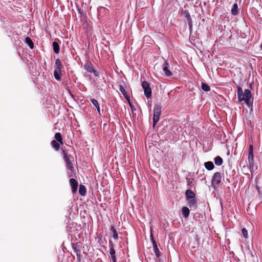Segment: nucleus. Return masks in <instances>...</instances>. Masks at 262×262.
Segmentation results:
<instances>
[{"mask_svg":"<svg viewBox=\"0 0 262 262\" xmlns=\"http://www.w3.org/2000/svg\"><path fill=\"white\" fill-rule=\"evenodd\" d=\"M237 95L239 102L245 101L248 107H250L253 103V99L251 92L248 89H245L244 91L240 87H237Z\"/></svg>","mask_w":262,"mask_h":262,"instance_id":"obj_1","label":"nucleus"},{"mask_svg":"<svg viewBox=\"0 0 262 262\" xmlns=\"http://www.w3.org/2000/svg\"><path fill=\"white\" fill-rule=\"evenodd\" d=\"M161 113V107L159 105H156L154 110L153 126L155 127L159 121Z\"/></svg>","mask_w":262,"mask_h":262,"instance_id":"obj_2","label":"nucleus"},{"mask_svg":"<svg viewBox=\"0 0 262 262\" xmlns=\"http://www.w3.org/2000/svg\"><path fill=\"white\" fill-rule=\"evenodd\" d=\"M142 86L144 89L145 96L147 98H150L151 95V90L149 83L146 81H143L142 83Z\"/></svg>","mask_w":262,"mask_h":262,"instance_id":"obj_3","label":"nucleus"},{"mask_svg":"<svg viewBox=\"0 0 262 262\" xmlns=\"http://www.w3.org/2000/svg\"><path fill=\"white\" fill-rule=\"evenodd\" d=\"M221 174L219 172H215L212 178V185L214 187L220 184L221 181Z\"/></svg>","mask_w":262,"mask_h":262,"instance_id":"obj_4","label":"nucleus"},{"mask_svg":"<svg viewBox=\"0 0 262 262\" xmlns=\"http://www.w3.org/2000/svg\"><path fill=\"white\" fill-rule=\"evenodd\" d=\"M182 14L186 18L188 21L189 30L191 31L192 29V21L189 11L187 10H183Z\"/></svg>","mask_w":262,"mask_h":262,"instance_id":"obj_5","label":"nucleus"},{"mask_svg":"<svg viewBox=\"0 0 262 262\" xmlns=\"http://www.w3.org/2000/svg\"><path fill=\"white\" fill-rule=\"evenodd\" d=\"M253 147L252 145H250L249 149V153H248V162L249 166L250 167L253 166V162H254V156L253 154Z\"/></svg>","mask_w":262,"mask_h":262,"instance_id":"obj_6","label":"nucleus"},{"mask_svg":"<svg viewBox=\"0 0 262 262\" xmlns=\"http://www.w3.org/2000/svg\"><path fill=\"white\" fill-rule=\"evenodd\" d=\"M163 71L166 76L170 77L172 75L171 72L169 70L168 63L166 61H165L163 65Z\"/></svg>","mask_w":262,"mask_h":262,"instance_id":"obj_7","label":"nucleus"},{"mask_svg":"<svg viewBox=\"0 0 262 262\" xmlns=\"http://www.w3.org/2000/svg\"><path fill=\"white\" fill-rule=\"evenodd\" d=\"M64 160L67 164V167L68 169L71 170L72 172L74 170V168L73 166L72 163L70 160L69 157L68 156H64Z\"/></svg>","mask_w":262,"mask_h":262,"instance_id":"obj_8","label":"nucleus"},{"mask_svg":"<svg viewBox=\"0 0 262 262\" xmlns=\"http://www.w3.org/2000/svg\"><path fill=\"white\" fill-rule=\"evenodd\" d=\"M70 183L72 187V191L73 192L76 191L78 187V182L74 178H71L70 180Z\"/></svg>","mask_w":262,"mask_h":262,"instance_id":"obj_9","label":"nucleus"},{"mask_svg":"<svg viewBox=\"0 0 262 262\" xmlns=\"http://www.w3.org/2000/svg\"><path fill=\"white\" fill-rule=\"evenodd\" d=\"M185 194L187 200H190L195 198L194 193L190 189L187 190Z\"/></svg>","mask_w":262,"mask_h":262,"instance_id":"obj_10","label":"nucleus"},{"mask_svg":"<svg viewBox=\"0 0 262 262\" xmlns=\"http://www.w3.org/2000/svg\"><path fill=\"white\" fill-rule=\"evenodd\" d=\"M84 68L85 70H86L88 72L92 73L94 68L92 64L91 63H86L84 65Z\"/></svg>","mask_w":262,"mask_h":262,"instance_id":"obj_11","label":"nucleus"},{"mask_svg":"<svg viewBox=\"0 0 262 262\" xmlns=\"http://www.w3.org/2000/svg\"><path fill=\"white\" fill-rule=\"evenodd\" d=\"M204 166H205V168L208 170H211L214 167L213 162H212L211 161H208V162H205L204 164Z\"/></svg>","mask_w":262,"mask_h":262,"instance_id":"obj_12","label":"nucleus"},{"mask_svg":"<svg viewBox=\"0 0 262 262\" xmlns=\"http://www.w3.org/2000/svg\"><path fill=\"white\" fill-rule=\"evenodd\" d=\"M190 213L189 209L187 207H183L182 208V214L185 218H188Z\"/></svg>","mask_w":262,"mask_h":262,"instance_id":"obj_13","label":"nucleus"},{"mask_svg":"<svg viewBox=\"0 0 262 262\" xmlns=\"http://www.w3.org/2000/svg\"><path fill=\"white\" fill-rule=\"evenodd\" d=\"M55 67H56V70H59L61 71V69H62V66L61 64V62L59 59H57L55 60Z\"/></svg>","mask_w":262,"mask_h":262,"instance_id":"obj_14","label":"nucleus"},{"mask_svg":"<svg viewBox=\"0 0 262 262\" xmlns=\"http://www.w3.org/2000/svg\"><path fill=\"white\" fill-rule=\"evenodd\" d=\"M53 47L54 52L56 54L59 53L60 48H59V46L57 42L54 41L53 42Z\"/></svg>","mask_w":262,"mask_h":262,"instance_id":"obj_15","label":"nucleus"},{"mask_svg":"<svg viewBox=\"0 0 262 262\" xmlns=\"http://www.w3.org/2000/svg\"><path fill=\"white\" fill-rule=\"evenodd\" d=\"M223 161L222 158L220 156H217L214 159V163L216 165L220 166L223 164Z\"/></svg>","mask_w":262,"mask_h":262,"instance_id":"obj_16","label":"nucleus"},{"mask_svg":"<svg viewBox=\"0 0 262 262\" xmlns=\"http://www.w3.org/2000/svg\"><path fill=\"white\" fill-rule=\"evenodd\" d=\"M25 42L29 46L31 49H33L34 47L33 42H32L31 38L29 37L25 38Z\"/></svg>","mask_w":262,"mask_h":262,"instance_id":"obj_17","label":"nucleus"},{"mask_svg":"<svg viewBox=\"0 0 262 262\" xmlns=\"http://www.w3.org/2000/svg\"><path fill=\"white\" fill-rule=\"evenodd\" d=\"M86 190L85 187L83 185H80L79 189V192L80 194L81 195H84L86 193Z\"/></svg>","mask_w":262,"mask_h":262,"instance_id":"obj_18","label":"nucleus"},{"mask_svg":"<svg viewBox=\"0 0 262 262\" xmlns=\"http://www.w3.org/2000/svg\"><path fill=\"white\" fill-rule=\"evenodd\" d=\"M110 230L113 233V238L115 239H118V233H117V230L115 228L114 226H112Z\"/></svg>","mask_w":262,"mask_h":262,"instance_id":"obj_19","label":"nucleus"},{"mask_svg":"<svg viewBox=\"0 0 262 262\" xmlns=\"http://www.w3.org/2000/svg\"><path fill=\"white\" fill-rule=\"evenodd\" d=\"M55 138L57 141L60 142L61 144H63L62 136L60 133H56L55 134Z\"/></svg>","mask_w":262,"mask_h":262,"instance_id":"obj_20","label":"nucleus"},{"mask_svg":"<svg viewBox=\"0 0 262 262\" xmlns=\"http://www.w3.org/2000/svg\"><path fill=\"white\" fill-rule=\"evenodd\" d=\"M238 7L237 4H234L231 9V13L235 15L237 14Z\"/></svg>","mask_w":262,"mask_h":262,"instance_id":"obj_21","label":"nucleus"},{"mask_svg":"<svg viewBox=\"0 0 262 262\" xmlns=\"http://www.w3.org/2000/svg\"><path fill=\"white\" fill-rule=\"evenodd\" d=\"M91 102H92V104L96 107L98 112L100 113V106H99L98 101L96 99H91Z\"/></svg>","mask_w":262,"mask_h":262,"instance_id":"obj_22","label":"nucleus"},{"mask_svg":"<svg viewBox=\"0 0 262 262\" xmlns=\"http://www.w3.org/2000/svg\"><path fill=\"white\" fill-rule=\"evenodd\" d=\"M51 145L52 147L56 150H58L59 149V143L55 140H53L51 142Z\"/></svg>","mask_w":262,"mask_h":262,"instance_id":"obj_23","label":"nucleus"},{"mask_svg":"<svg viewBox=\"0 0 262 262\" xmlns=\"http://www.w3.org/2000/svg\"><path fill=\"white\" fill-rule=\"evenodd\" d=\"M61 71L56 70H55L54 71V76L55 77V78L57 80H60V74L61 73Z\"/></svg>","mask_w":262,"mask_h":262,"instance_id":"obj_24","label":"nucleus"},{"mask_svg":"<svg viewBox=\"0 0 262 262\" xmlns=\"http://www.w3.org/2000/svg\"><path fill=\"white\" fill-rule=\"evenodd\" d=\"M188 200L189 206L190 208L196 207V201L194 200V198L191 199L190 200Z\"/></svg>","mask_w":262,"mask_h":262,"instance_id":"obj_25","label":"nucleus"},{"mask_svg":"<svg viewBox=\"0 0 262 262\" xmlns=\"http://www.w3.org/2000/svg\"><path fill=\"white\" fill-rule=\"evenodd\" d=\"M201 88L202 90L205 92H208L210 90L209 86L207 84L204 82H202Z\"/></svg>","mask_w":262,"mask_h":262,"instance_id":"obj_26","label":"nucleus"},{"mask_svg":"<svg viewBox=\"0 0 262 262\" xmlns=\"http://www.w3.org/2000/svg\"><path fill=\"white\" fill-rule=\"evenodd\" d=\"M119 90L120 91V92L122 93V94L125 97H126V96H127V94H126V92L124 88V87L121 85H120L119 86Z\"/></svg>","mask_w":262,"mask_h":262,"instance_id":"obj_27","label":"nucleus"},{"mask_svg":"<svg viewBox=\"0 0 262 262\" xmlns=\"http://www.w3.org/2000/svg\"><path fill=\"white\" fill-rule=\"evenodd\" d=\"M110 254L111 255V257H114V256H115V250L113 246V244L111 246Z\"/></svg>","mask_w":262,"mask_h":262,"instance_id":"obj_28","label":"nucleus"},{"mask_svg":"<svg viewBox=\"0 0 262 262\" xmlns=\"http://www.w3.org/2000/svg\"><path fill=\"white\" fill-rule=\"evenodd\" d=\"M153 248H154V252L155 253V254H156V256L157 257H159L160 256V254L159 250V249L158 248V246H156V247H154Z\"/></svg>","mask_w":262,"mask_h":262,"instance_id":"obj_29","label":"nucleus"},{"mask_svg":"<svg viewBox=\"0 0 262 262\" xmlns=\"http://www.w3.org/2000/svg\"><path fill=\"white\" fill-rule=\"evenodd\" d=\"M242 234H243L244 237L245 238H248V231L246 229V228H243L242 230Z\"/></svg>","mask_w":262,"mask_h":262,"instance_id":"obj_30","label":"nucleus"},{"mask_svg":"<svg viewBox=\"0 0 262 262\" xmlns=\"http://www.w3.org/2000/svg\"><path fill=\"white\" fill-rule=\"evenodd\" d=\"M150 238H151V240L152 242L153 247L157 246V244L156 243V242L155 241V240L154 238L153 234L152 233H151V234H150Z\"/></svg>","mask_w":262,"mask_h":262,"instance_id":"obj_31","label":"nucleus"},{"mask_svg":"<svg viewBox=\"0 0 262 262\" xmlns=\"http://www.w3.org/2000/svg\"><path fill=\"white\" fill-rule=\"evenodd\" d=\"M92 73H93L96 76H99V73L97 71L94 69Z\"/></svg>","mask_w":262,"mask_h":262,"instance_id":"obj_32","label":"nucleus"},{"mask_svg":"<svg viewBox=\"0 0 262 262\" xmlns=\"http://www.w3.org/2000/svg\"><path fill=\"white\" fill-rule=\"evenodd\" d=\"M112 259L113 262H116V259L115 256H114V257H112Z\"/></svg>","mask_w":262,"mask_h":262,"instance_id":"obj_33","label":"nucleus"},{"mask_svg":"<svg viewBox=\"0 0 262 262\" xmlns=\"http://www.w3.org/2000/svg\"><path fill=\"white\" fill-rule=\"evenodd\" d=\"M190 183H191V181H190L189 180H188L187 181V184L189 185L190 184Z\"/></svg>","mask_w":262,"mask_h":262,"instance_id":"obj_34","label":"nucleus"},{"mask_svg":"<svg viewBox=\"0 0 262 262\" xmlns=\"http://www.w3.org/2000/svg\"><path fill=\"white\" fill-rule=\"evenodd\" d=\"M73 249H74L75 251H77V250H76V248L74 247V246H73Z\"/></svg>","mask_w":262,"mask_h":262,"instance_id":"obj_35","label":"nucleus"},{"mask_svg":"<svg viewBox=\"0 0 262 262\" xmlns=\"http://www.w3.org/2000/svg\"><path fill=\"white\" fill-rule=\"evenodd\" d=\"M130 107L133 109V106L131 104H129Z\"/></svg>","mask_w":262,"mask_h":262,"instance_id":"obj_36","label":"nucleus"},{"mask_svg":"<svg viewBox=\"0 0 262 262\" xmlns=\"http://www.w3.org/2000/svg\"><path fill=\"white\" fill-rule=\"evenodd\" d=\"M256 188L258 190V187L257 186H256Z\"/></svg>","mask_w":262,"mask_h":262,"instance_id":"obj_37","label":"nucleus"}]
</instances>
